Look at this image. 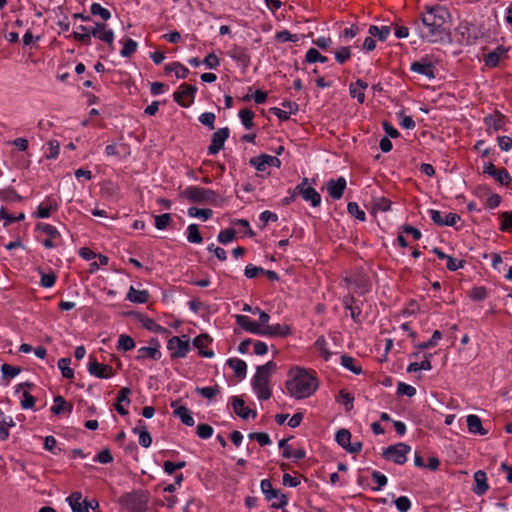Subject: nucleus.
<instances>
[{"mask_svg":"<svg viewBox=\"0 0 512 512\" xmlns=\"http://www.w3.org/2000/svg\"><path fill=\"white\" fill-rule=\"evenodd\" d=\"M488 296V291L485 287H474L471 290L470 297L475 301H482Z\"/></svg>","mask_w":512,"mask_h":512,"instance_id":"13d9d810","label":"nucleus"},{"mask_svg":"<svg viewBox=\"0 0 512 512\" xmlns=\"http://www.w3.org/2000/svg\"><path fill=\"white\" fill-rule=\"evenodd\" d=\"M341 365L356 375L362 373V367L357 364L356 359L348 355L341 356Z\"/></svg>","mask_w":512,"mask_h":512,"instance_id":"f704fd0d","label":"nucleus"},{"mask_svg":"<svg viewBox=\"0 0 512 512\" xmlns=\"http://www.w3.org/2000/svg\"><path fill=\"white\" fill-rule=\"evenodd\" d=\"M181 197L190 202L215 206H219L223 202V199L214 190L199 186L187 187L181 192Z\"/></svg>","mask_w":512,"mask_h":512,"instance_id":"20e7f679","label":"nucleus"},{"mask_svg":"<svg viewBox=\"0 0 512 512\" xmlns=\"http://www.w3.org/2000/svg\"><path fill=\"white\" fill-rule=\"evenodd\" d=\"M238 115H239V118L241 119L243 126L246 129H251L254 126L253 118H254L255 114L252 110H249L246 108L241 109L239 111Z\"/></svg>","mask_w":512,"mask_h":512,"instance_id":"ea45409f","label":"nucleus"},{"mask_svg":"<svg viewBox=\"0 0 512 512\" xmlns=\"http://www.w3.org/2000/svg\"><path fill=\"white\" fill-rule=\"evenodd\" d=\"M346 184L344 177H339L337 180L330 179L327 182V191L333 199L339 200L343 196Z\"/></svg>","mask_w":512,"mask_h":512,"instance_id":"f3484780","label":"nucleus"},{"mask_svg":"<svg viewBox=\"0 0 512 512\" xmlns=\"http://www.w3.org/2000/svg\"><path fill=\"white\" fill-rule=\"evenodd\" d=\"M121 505L130 512H143L147 508V498L142 493H128L121 497Z\"/></svg>","mask_w":512,"mask_h":512,"instance_id":"423d86ee","label":"nucleus"},{"mask_svg":"<svg viewBox=\"0 0 512 512\" xmlns=\"http://www.w3.org/2000/svg\"><path fill=\"white\" fill-rule=\"evenodd\" d=\"M152 342H155V346H149V347H141L138 350V358H152L154 360H159L161 357V352L159 351V341L155 338L152 339Z\"/></svg>","mask_w":512,"mask_h":512,"instance_id":"393cba45","label":"nucleus"},{"mask_svg":"<svg viewBox=\"0 0 512 512\" xmlns=\"http://www.w3.org/2000/svg\"><path fill=\"white\" fill-rule=\"evenodd\" d=\"M187 240L190 243L200 244L203 241V238L199 232V228L197 224H190L187 227Z\"/></svg>","mask_w":512,"mask_h":512,"instance_id":"e433bc0d","label":"nucleus"},{"mask_svg":"<svg viewBox=\"0 0 512 512\" xmlns=\"http://www.w3.org/2000/svg\"><path fill=\"white\" fill-rule=\"evenodd\" d=\"M277 365L273 361H269L262 366L257 367V372L252 379V388L261 400H268L272 393L269 388L270 374L275 371Z\"/></svg>","mask_w":512,"mask_h":512,"instance_id":"7ed1b4c3","label":"nucleus"},{"mask_svg":"<svg viewBox=\"0 0 512 512\" xmlns=\"http://www.w3.org/2000/svg\"><path fill=\"white\" fill-rule=\"evenodd\" d=\"M450 14L443 6L429 8L421 17L420 22H415L419 36L431 43L442 41L447 35V27Z\"/></svg>","mask_w":512,"mask_h":512,"instance_id":"f257e3e1","label":"nucleus"},{"mask_svg":"<svg viewBox=\"0 0 512 512\" xmlns=\"http://www.w3.org/2000/svg\"><path fill=\"white\" fill-rule=\"evenodd\" d=\"M397 393L400 395H406L408 397H412L416 394L415 387L408 385L404 382H399L397 386Z\"/></svg>","mask_w":512,"mask_h":512,"instance_id":"052dcab7","label":"nucleus"},{"mask_svg":"<svg viewBox=\"0 0 512 512\" xmlns=\"http://www.w3.org/2000/svg\"><path fill=\"white\" fill-rule=\"evenodd\" d=\"M0 198L2 200L11 201V202H15V201H20L21 200V196H19L16 193V191L13 190V189H7V190L0 191Z\"/></svg>","mask_w":512,"mask_h":512,"instance_id":"0e129e2a","label":"nucleus"},{"mask_svg":"<svg viewBox=\"0 0 512 512\" xmlns=\"http://www.w3.org/2000/svg\"><path fill=\"white\" fill-rule=\"evenodd\" d=\"M66 500L73 512H88L86 499H83L80 492L71 493Z\"/></svg>","mask_w":512,"mask_h":512,"instance_id":"6ab92c4d","label":"nucleus"},{"mask_svg":"<svg viewBox=\"0 0 512 512\" xmlns=\"http://www.w3.org/2000/svg\"><path fill=\"white\" fill-rule=\"evenodd\" d=\"M232 407L234 412L242 419L255 418L257 415L256 411L245 406L244 400L238 396L232 397Z\"/></svg>","mask_w":512,"mask_h":512,"instance_id":"a211bd4d","label":"nucleus"},{"mask_svg":"<svg viewBox=\"0 0 512 512\" xmlns=\"http://www.w3.org/2000/svg\"><path fill=\"white\" fill-rule=\"evenodd\" d=\"M171 221V215L164 213L162 215L155 216V227L159 230L165 229Z\"/></svg>","mask_w":512,"mask_h":512,"instance_id":"4d7b16f0","label":"nucleus"},{"mask_svg":"<svg viewBox=\"0 0 512 512\" xmlns=\"http://www.w3.org/2000/svg\"><path fill=\"white\" fill-rule=\"evenodd\" d=\"M90 11L92 15L99 16L104 21H107L111 17L110 11L102 7L99 3H93L91 5Z\"/></svg>","mask_w":512,"mask_h":512,"instance_id":"a18cd8bd","label":"nucleus"},{"mask_svg":"<svg viewBox=\"0 0 512 512\" xmlns=\"http://www.w3.org/2000/svg\"><path fill=\"white\" fill-rule=\"evenodd\" d=\"M474 481L476 486L473 488V492L475 494L481 496L488 491L487 475L483 470H478L474 473Z\"/></svg>","mask_w":512,"mask_h":512,"instance_id":"4be33fe9","label":"nucleus"},{"mask_svg":"<svg viewBox=\"0 0 512 512\" xmlns=\"http://www.w3.org/2000/svg\"><path fill=\"white\" fill-rule=\"evenodd\" d=\"M391 32L390 26H381L378 27L376 25H371L368 29L369 35L377 38L379 41H385Z\"/></svg>","mask_w":512,"mask_h":512,"instance_id":"7c9ffc66","label":"nucleus"},{"mask_svg":"<svg viewBox=\"0 0 512 512\" xmlns=\"http://www.w3.org/2000/svg\"><path fill=\"white\" fill-rule=\"evenodd\" d=\"M72 408V404H68L62 396L58 395L54 398V405L51 407V411L52 413L59 415L64 411H68L70 413Z\"/></svg>","mask_w":512,"mask_h":512,"instance_id":"2f4dec72","label":"nucleus"},{"mask_svg":"<svg viewBox=\"0 0 512 512\" xmlns=\"http://www.w3.org/2000/svg\"><path fill=\"white\" fill-rule=\"evenodd\" d=\"M229 55L231 58L236 60L237 62H240L242 64H247L249 62V56L246 53V49L242 47H234L230 52Z\"/></svg>","mask_w":512,"mask_h":512,"instance_id":"37998d69","label":"nucleus"},{"mask_svg":"<svg viewBox=\"0 0 512 512\" xmlns=\"http://www.w3.org/2000/svg\"><path fill=\"white\" fill-rule=\"evenodd\" d=\"M227 364L233 369L235 376L243 379L246 376L247 364L245 361L238 358H231L227 361Z\"/></svg>","mask_w":512,"mask_h":512,"instance_id":"c85d7f7f","label":"nucleus"},{"mask_svg":"<svg viewBox=\"0 0 512 512\" xmlns=\"http://www.w3.org/2000/svg\"><path fill=\"white\" fill-rule=\"evenodd\" d=\"M212 341V339L206 335V334H201L197 337L194 338L193 340V345L199 349V353L201 356L203 357H207V358H211L214 356V353L212 350H204V348L210 344V342Z\"/></svg>","mask_w":512,"mask_h":512,"instance_id":"b1692460","label":"nucleus"},{"mask_svg":"<svg viewBox=\"0 0 512 512\" xmlns=\"http://www.w3.org/2000/svg\"><path fill=\"white\" fill-rule=\"evenodd\" d=\"M315 347L318 349V351L321 353V355L325 358V360H328L331 356V353L327 350V342L324 337H319L315 341Z\"/></svg>","mask_w":512,"mask_h":512,"instance_id":"680f3d73","label":"nucleus"},{"mask_svg":"<svg viewBox=\"0 0 512 512\" xmlns=\"http://www.w3.org/2000/svg\"><path fill=\"white\" fill-rule=\"evenodd\" d=\"M195 391L207 399H212L220 392V388L218 385L197 387Z\"/></svg>","mask_w":512,"mask_h":512,"instance_id":"49530a36","label":"nucleus"},{"mask_svg":"<svg viewBox=\"0 0 512 512\" xmlns=\"http://www.w3.org/2000/svg\"><path fill=\"white\" fill-rule=\"evenodd\" d=\"M286 388L291 397L303 399L311 396L318 388L316 376L308 370L295 368L290 371Z\"/></svg>","mask_w":512,"mask_h":512,"instance_id":"f03ea898","label":"nucleus"},{"mask_svg":"<svg viewBox=\"0 0 512 512\" xmlns=\"http://www.w3.org/2000/svg\"><path fill=\"white\" fill-rule=\"evenodd\" d=\"M197 88L192 85L181 84L179 89L174 92V100L183 107H189L194 101Z\"/></svg>","mask_w":512,"mask_h":512,"instance_id":"9d476101","label":"nucleus"},{"mask_svg":"<svg viewBox=\"0 0 512 512\" xmlns=\"http://www.w3.org/2000/svg\"><path fill=\"white\" fill-rule=\"evenodd\" d=\"M484 123L487 127V132L492 134L502 129L505 124V116L496 111L493 114H488L484 117Z\"/></svg>","mask_w":512,"mask_h":512,"instance_id":"2eb2a0df","label":"nucleus"},{"mask_svg":"<svg viewBox=\"0 0 512 512\" xmlns=\"http://www.w3.org/2000/svg\"><path fill=\"white\" fill-rule=\"evenodd\" d=\"M229 128L224 127L218 129L211 138V144L208 147V153L210 155L217 154L224 146L225 141L229 137Z\"/></svg>","mask_w":512,"mask_h":512,"instance_id":"ddd939ff","label":"nucleus"},{"mask_svg":"<svg viewBox=\"0 0 512 512\" xmlns=\"http://www.w3.org/2000/svg\"><path fill=\"white\" fill-rule=\"evenodd\" d=\"M142 325L147 330L157 333V334L167 335L169 333V330L167 328L160 326L153 319L148 318V317H146L142 320Z\"/></svg>","mask_w":512,"mask_h":512,"instance_id":"c9c22d12","label":"nucleus"},{"mask_svg":"<svg viewBox=\"0 0 512 512\" xmlns=\"http://www.w3.org/2000/svg\"><path fill=\"white\" fill-rule=\"evenodd\" d=\"M137 42L132 39H127L120 54L122 57H130L137 50Z\"/></svg>","mask_w":512,"mask_h":512,"instance_id":"603ef678","label":"nucleus"},{"mask_svg":"<svg viewBox=\"0 0 512 512\" xmlns=\"http://www.w3.org/2000/svg\"><path fill=\"white\" fill-rule=\"evenodd\" d=\"M134 347H135V341L133 340V338H131L130 336H128L126 334H121L119 336L118 345H117L118 350L127 352V351L134 349Z\"/></svg>","mask_w":512,"mask_h":512,"instance_id":"4c0bfd02","label":"nucleus"},{"mask_svg":"<svg viewBox=\"0 0 512 512\" xmlns=\"http://www.w3.org/2000/svg\"><path fill=\"white\" fill-rule=\"evenodd\" d=\"M507 50L502 47L498 46L495 50L489 52L485 56V64L489 67H495L498 65L500 59L506 54Z\"/></svg>","mask_w":512,"mask_h":512,"instance_id":"cd10ccee","label":"nucleus"},{"mask_svg":"<svg viewBox=\"0 0 512 512\" xmlns=\"http://www.w3.org/2000/svg\"><path fill=\"white\" fill-rule=\"evenodd\" d=\"M213 434V428L208 424H199L197 426V435L202 439H208Z\"/></svg>","mask_w":512,"mask_h":512,"instance_id":"69168bd1","label":"nucleus"},{"mask_svg":"<svg viewBox=\"0 0 512 512\" xmlns=\"http://www.w3.org/2000/svg\"><path fill=\"white\" fill-rule=\"evenodd\" d=\"M216 116L212 112H205L199 116V121L201 124L207 126L209 129L213 130L214 122H215Z\"/></svg>","mask_w":512,"mask_h":512,"instance_id":"6e6d98bb","label":"nucleus"},{"mask_svg":"<svg viewBox=\"0 0 512 512\" xmlns=\"http://www.w3.org/2000/svg\"><path fill=\"white\" fill-rule=\"evenodd\" d=\"M483 172L492 176L501 185L507 186L511 181L509 172L504 168H497L493 163L485 164Z\"/></svg>","mask_w":512,"mask_h":512,"instance_id":"f8f14e48","label":"nucleus"},{"mask_svg":"<svg viewBox=\"0 0 512 512\" xmlns=\"http://www.w3.org/2000/svg\"><path fill=\"white\" fill-rule=\"evenodd\" d=\"M442 338V334L440 331L436 330L434 331L432 337L430 339H428V341L426 342H423L421 344H418L417 347L419 349H428V348H432L434 346H436L437 344V341L440 340Z\"/></svg>","mask_w":512,"mask_h":512,"instance_id":"5fc2aeb1","label":"nucleus"},{"mask_svg":"<svg viewBox=\"0 0 512 512\" xmlns=\"http://www.w3.org/2000/svg\"><path fill=\"white\" fill-rule=\"evenodd\" d=\"M88 372L90 375L100 379H109L114 376L115 371L108 364H100L93 356L89 357Z\"/></svg>","mask_w":512,"mask_h":512,"instance_id":"1a4fd4ad","label":"nucleus"},{"mask_svg":"<svg viewBox=\"0 0 512 512\" xmlns=\"http://www.w3.org/2000/svg\"><path fill=\"white\" fill-rule=\"evenodd\" d=\"M347 211L350 215L354 216L360 221H365L366 215L363 210H361L356 202H349L347 205Z\"/></svg>","mask_w":512,"mask_h":512,"instance_id":"8fccbe9b","label":"nucleus"},{"mask_svg":"<svg viewBox=\"0 0 512 512\" xmlns=\"http://www.w3.org/2000/svg\"><path fill=\"white\" fill-rule=\"evenodd\" d=\"M235 237L236 231L234 229H225L220 231L217 239L221 244H227L233 241Z\"/></svg>","mask_w":512,"mask_h":512,"instance_id":"3c124183","label":"nucleus"},{"mask_svg":"<svg viewBox=\"0 0 512 512\" xmlns=\"http://www.w3.org/2000/svg\"><path fill=\"white\" fill-rule=\"evenodd\" d=\"M1 371L4 377L13 378L18 375L21 371L20 367L11 366L9 364H3Z\"/></svg>","mask_w":512,"mask_h":512,"instance_id":"338daca9","label":"nucleus"},{"mask_svg":"<svg viewBox=\"0 0 512 512\" xmlns=\"http://www.w3.org/2000/svg\"><path fill=\"white\" fill-rule=\"evenodd\" d=\"M466 422L470 433L480 435H486L488 433V431L483 427L481 419L477 415H468Z\"/></svg>","mask_w":512,"mask_h":512,"instance_id":"bb28decb","label":"nucleus"},{"mask_svg":"<svg viewBox=\"0 0 512 512\" xmlns=\"http://www.w3.org/2000/svg\"><path fill=\"white\" fill-rule=\"evenodd\" d=\"M411 447L405 443H398L390 445L383 451V456L392 460L398 465H402L407 461V454L410 452Z\"/></svg>","mask_w":512,"mask_h":512,"instance_id":"0eeeda50","label":"nucleus"},{"mask_svg":"<svg viewBox=\"0 0 512 512\" xmlns=\"http://www.w3.org/2000/svg\"><path fill=\"white\" fill-rule=\"evenodd\" d=\"M132 432L139 435V444L142 447L148 448L151 445L152 437L146 430L145 423L142 420L138 421V425L132 429Z\"/></svg>","mask_w":512,"mask_h":512,"instance_id":"5701e85b","label":"nucleus"},{"mask_svg":"<svg viewBox=\"0 0 512 512\" xmlns=\"http://www.w3.org/2000/svg\"><path fill=\"white\" fill-rule=\"evenodd\" d=\"M354 298L353 297H346L343 301L344 308L346 310L350 311V315L353 318V320L357 323L361 322V309L359 306L354 305Z\"/></svg>","mask_w":512,"mask_h":512,"instance_id":"473e14b6","label":"nucleus"},{"mask_svg":"<svg viewBox=\"0 0 512 512\" xmlns=\"http://www.w3.org/2000/svg\"><path fill=\"white\" fill-rule=\"evenodd\" d=\"M411 70L415 73L424 75L429 79L435 78L434 66L427 58H422L419 61L413 62L411 64Z\"/></svg>","mask_w":512,"mask_h":512,"instance_id":"dca6fc26","label":"nucleus"},{"mask_svg":"<svg viewBox=\"0 0 512 512\" xmlns=\"http://www.w3.org/2000/svg\"><path fill=\"white\" fill-rule=\"evenodd\" d=\"M305 60L308 63L321 62L325 63L328 61L326 56L320 54V52L315 48H310L305 55Z\"/></svg>","mask_w":512,"mask_h":512,"instance_id":"c03bdc74","label":"nucleus"},{"mask_svg":"<svg viewBox=\"0 0 512 512\" xmlns=\"http://www.w3.org/2000/svg\"><path fill=\"white\" fill-rule=\"evenodd\" d=\"M260 488L267 501H273V508H283L288 504V498L282 494L280 490L274 489L272 483L268 479H264L260 483Z\"/></svg>","mask_w":512,"mask_h":512,"instance_id":"39448f33","label":"nucleus"},{"mask_svg":"<svg viewBox=\"0 0 512 512\" xmlns=\"http://www.w3.org/2000/svg\"><path fill=\"white\" fill-rule=\"evenodd\" d=\"M295 193H298L305 201L310 202L313 207L321 203L320 194L308 185V179L304 178L300 184L295 187Z\"/></svg>","mask_w":512,"mask_h":512,"instance_id":"6e6552de","label":"nucleus"},{"mask_svg":"<svg viewBox=\"0 0 512 512\" xmlns=\"http://www.w3.org/2000/svg\"><path fill=\"white\" fill-rule=\"evenodd\" d=\"M70 363V358H60L58 360V368L61 370L62 376L67 379H72L74 377V371L69 367Z\"/></svg>","mask_w":512,"mask_h":512,"instance_id":"79ce46f5","label":"nucleus"},{"mask_svg":"<svg viewBox=\"0 0 512 512\" xmlns=\"http://www.w3.org/2000/svg\"><path fill=\"white\" fill-rule=\"evenodd\" d=\"M174 72L178 79H185L189 74V69L179 62H173L165 66V73Z\"/></svg>","mask_w":512,"mask_h":512,"instance_id":"c756f323","label":"nucleus"},{"mask_svg":"<svg viewBox=\"0 0 512 512\" xmlns=\"http://www.w3.org/2000/svg\"><path fill=\"white\" fill-rule=\"evenodd\" d=\"M167 349L171 352V358H184L190 351V344L188 340L173 336L167 343Z\"/></svg>","mask_w":512,"mask_h":512,"instance_id":"9b49d317","label":"nucleus"},{"mask_svg":"<svg viewBox=\"0 0 512 512\" xmlns=\"http://www.w3.org/2000/svg\"><path fill=\"white\" fill-rule=\"evenodd\" d=\"M336 442L346 450L348 448L351 441V433L347 429H340L337 431L335 435Z\"/></svg>","mask_w":512,"mask_h":512,"instance_id":"58836bf2","label":"nucleus"},{"mask_svg":"<svg viewBox=\"0 0 512 512\" xmlns=\"http://www.w3.org/2000/svg\"><path fill=\"white\" fill-rule=\"evenodd\" d=\"M236 322L247 332L252 334L261 335L262 327L255 321L251 320L245 315H236Z\"/></svg>","mask_w":512,"mask_h":512,"instance_id":"aec40b11","label":"nucleus"},{"mask_svg":"<svg viewBox=\"0 0 512 512\" xmlns=\"http://www.w3.org/2000/svg\"><path fill=\"white\" fill-rule=\"evenodd\" d=\"M276 39L280 42H297L298 36L296 34H291L287 30H283L276 34Z\"/></svg>","mask_w":512,"mask_h":512,"instance_id":"774afa93","label":"nucleus"},{"mask_svg":"<svg viewBox=\"0 0 512 512\" xmlns=\"http://www.w3.org/2000/svg\"><path fill=\"white\" fill-rule=\"evenodd\" d=\"M188 215L190 217H195V218L202 219L203 221H206L213 215V211L211 209H201V208H197V207H190L188 209Z\"/></svg>","mask_w":512,"mask_h":512,"instance_id":"a19ab883","label":"nucleus"},{"mask_svg":"<svg viewBox=\"0 0 512 512\" xmlns=\"http://www.w3.org/2000/svg\"><path fill=\"white\" fill-rule=\"evenodd\" d=\"M394 502L400 512H407L411 508V502L406 496H400Z\"/></svg>","mask_w":512,"mask_h":512,"instance_id":"e2e57ef3","label":"nucleus"},{"mask_svg":"<svg viewBox=\"0 0 512 512\" xmlns=\"http://www.w3.org/2000/svg\"><path fill=\"white\" fill-rule=\"evenodd\" d=\"M127 299L133 303H145L148 300V293L145 290H137L131 286L127 294Z\"/></svg>","mask_w":512,"mask_h":512,"instance_id":"72a5a7b5","label":"nucleus"},{"mask_svg":"<svg viewBox=\"0 0 512 512\" xmlns=\"http://www.w3.org/2000/svg\"><path fill=\"white\" fill-rule=\"evenodd\" d=\"M282 456L285 458H293L295 461H297L305 458L306 452L303 448H298L293 451L291 449H285V451L282 453Z\"/></svg>","mask_w":512,"mask_h":512,"instance_id":"864d4df0","label":"nucleus"},{"mask_svg":"<svg viewBox=\"0 0 512 512\" xmlns=\"http://www.w3.org/2000/svg\"><path fill=\"white\" fill-rule=\"evenodd\" d=\"M288 334H290V328L287 325L274 324L262 327L261 336L284 337Z\"/></svg>","mask_w":512,"mask_h":512,"instance_id":"412c9836","label":"nucleus"},{"mask_svg":"<svg viewBox=\"0 0 512 512\" xmlns=\"http://www.w3.org/2000/svg\"><path fill=\"white\" fill-rule=\"evenodd\" d=\"M249 162L258 171H265L267 166L277 168L281 166V161L277 157L267 154H261L257 157H253Z\"/></svg>","mask_w":512,"mask_h":512,"instance_id":"4468645a","label":"nucleus"},{"mask_svg":"<svg viewBox=\"0 0 512 512\" xmlns=\"http://www.w3.org/2000/svg\"><path fill=\"white\" fill-rule=\"evenodd\" d=\"M171 406L174 408V415L181 419V421L187 426L194 425V419L190 414L187 407L178 405L176 402H172Z\"/></svg>","mask_w":512,"mask_h":512,"instance_id":"a878e982","label":"nucleus"},{"mask_svg":"<svg viewBox=\"0 0 512 512\" xmlns=\"http://www.w3.org/2000/svg\"><path fill=\"white\" fill-rule=\"evenodd\" d=\"M337 400L342 402V404L345 406L346 411H350L353 409L354 396L351 393L347 392L346 390H341L339 392Z\"/></svg>","mask_w":512,"mask_h":512,"instance_id":"de8ad7c7","label":"nucleus"},{"mask_svg":"<svg viewBox=\"0 0 512 512\" xmlns=\"http://www.w3.org/2000/svg\"><path fill=\"white\" fill-rule=\"evenodd\" d=\"M500 217L502 219L500 230L501 231L512 230V211L503 212V213H501Z\"/></svg>","mask_w":512,"mask_h":512,"instance_id":"bf43d9fd","label":"nucleus"},{"mask_svg":"<svg viewBox=\"0 0 512 512\" xmlns=\"http://www.w3.org/2000/svg\"><path fill=\"white\" fill-rule=\"evenodd\" d=\"M351 57V49L347 46H342L335 51V59L339 64L345 63Z\"/></svg>","mask_w":512,"mask_h":512,"instance_id":"09e8293b","label":"nucleus"}]
</instances>
